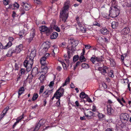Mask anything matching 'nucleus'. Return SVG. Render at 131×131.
<instances>
[{
    "label": "nucleus",
    "instance_id": "20e7f679",
    "mask_svg": "<svg viewBox=\"0 0 131 131\" xmlns=\"http://www.w3.org/2000/svg\"><path fill=\"white\" fill-rule=\"evenodd\" d=\"M23 49V45L22 44H20L19 45L16 46V48L15 49L13 48L10 49L8 51L6 55L7 57H10L12 55L13 53H18Z\"/></svg>",
    "mask_w": 131,
    "mask_h": 131
},
{
    "label": "nucleus",
    "instance_id": "bf43d9fd",
    "mask_svg": "<svg viewBox=\"0 0 131 131\" xmlns=\"http://www.w3.org/2000/svg\"><path fill=\"white\" fill-rule=\"evenodd\" d=\"M34 1L35 3L37 4H40L41 3V1L39 0H34Z\"/></svg>",
    "mask_w": 131,
    "mask_h": 131
},
{
    "label": "nucleus",
    "instance_id": "6ab92c4d",
    "mask_svg": "<svg viewBox=\"0 0 131 131\" xmlns=\"http://www.w3.org/2000/svg\"><path fill=\"white\" fill-rule=\"evenodd\" d=\"M39 72H38V68L36 67H35L33 68L32 70L31 74L32 75L35 76L39 74Z\"/></svg>",
    "mask_w": 131,
    "mask_h": 131
},
{
    "label": "nucleus",
    "instance_id": "ea45409f",
    "mask_svg": "<svg viewBox=\"0 0 131 131\" xmlns=\"http://www.w3.org/2000/svg\"><path fill=\"white\" fill-rule=\"evenodd\" d=\"M52 27H53V29L58 32H59L60 31V30L59 28L57 26L54 25Z\"/></svg>",
    "mask_w": 131,
    "mask_h": 131
},
{
    "label": "nucleus",
    "instance_id": "7ed1b4c3",
    "mask_svg": "<svg viewBox=\"0 0 131 131\" xmlns=\"http://www.w3.org/2000/svg\"><path fill=\"white\" fill-rule=\"evenodd\" d=\"M69 8L68 5H66V3L60 13V17L61 18L63 21L65 22L68 16V9Z\"/></svg>",
    "mask_w": 131,
    "mask_h": 131
},
{
    "label": "nucleus",
    "instance_id": "4be33fe9",
    "mask_svg": "<svg viewBox=\"0 0 131 131\" xmlns=\"http://www.w3.org/2000/svg\"><path fill=\"white\" fill-rule=\"evenodd\" d=\"M46 59L45 57H43L41 58L40 62L42 65L45 66V65H46L47 63L46 61Z\"/></svg>",
    "mask_w": 131,
    "mask_h": 131
},
{
    "label": "nucleus",
    "instance_id": "6e6d98bb",
    "mask_svg": "<svg viewBox=\"0 0 131 131\" xmlns=\"http://www.w3.org/2000/svg\"><path fill=\"white\" fill-rule=\"evenodd\" d=\"M4 4L5 5H6L8 4L9 2V0H4L3 1Z\"/></svg>",
    "mask_w": 131,
    "mask_h": 131
},
{
    "label": "nucleus",
    "instance_id": "9d476101",
    "mask_svg": "<svg viewBox=\"0 0 131 131\" xmlns=\"http://www.w3.org/2000/svg\"><path fill=\"white\" fill-rule=\"evenodd\" d=\"M33 58H32L30 57L27 56L26 59V60L24 61L25 65H26V64L28 63H30V64H33L34 63Z\"/></svg>",
    "mask_w": 131,
    "mask_h": 131
},
{
    "label": "nucleus",
    "instance_id": "4d7b16f0",
    "mask_svg": "<svg viewBox=\"0 0 131 131\" xmlns=\"http://www.w3.org/2000/svg\"><path fill=\"white\" fill-rule=\"evenodd\" d=\"M69 57H69H68H68L67 58H66L65 59V61H66V62H67L68 63H69V59L70 58V57Z\"/></svg>",
    "mask_w": 131,
    "mask_h": 131
},
{
    "label": "nucleus",
    "instance_id": "680f3d73",
    "mask_svg": "<svg viewBox=\"0 0 131 131\" xmlns=\"http://www.w3.org/2000/svg\"><path fill=\"white\" fill-rule=\"evenodd\" d=\"M98 116L100 119L102 118L103 117H104L103 115L101 113H99Z\"/></svg>",
    "mask_w": 131,
    "mask_h": 131
},
{
    "label": "nucleus",
    "instance_id": "1a4fd4ad",
    "mask_svg": "<svg viewBox=\"0 0 131 131\" xmlns=\"http://www.w3.org/2000/svg\"><path fill=\"white\" fill-rule=\"evenodd\" d=\"M107 113L109 115H111L114 114V109L111 107L110 105L109 104L107 106Z\"/></svg>",
    "mask_w": 131,
    "mask_h": 131
},
{
    "label": "nucleus",
    "instance_id": "393cba45",
    "mask_svg": "<svg viewBox=\"0 0 131 131\" xmlns=\"http://www.w3.org/2000/svg\"><path fill=\"white\" fill-rule=\"evenodd\" d=\"M48 68L47 66L42 68V70L40 72V73H43L44 74H46L48 72Z\"/></svg>",
    "mask_w": 131,
    "mask_h": 131
},
{
    "label": "nucleus",
    "instance_id": "a18cd8bd",
    "mask_svg": "<svg viewBox=\"0 0 131 131\" xmlns=\"http://www.w3.org/2000/svg\"><path fill=\"white\" fill-rule=\"evenodd\" d=\"M9 109V107L8 106H7L3 110L2 113H3L5 114H6L7 111Z\"/></svg>",
    "mask_w": 131,
    "mask_h": 131
},
{
    "label": "nucleus",
    "instance_id": "c9c22d12",
    "mask_svg": "<svg viewBox=\"0 0 131 131\" xmlns=\"http://www.w3.org/2000/svg\"><path fill=\"white\" fill-rule=\"evenodd\" d=\"M38 96V94L37 93H34L32 98V100L34 101L36 100Z\"/></svg>",
    "mask_w": 131,
    "mask_h": 131
},
{
    "label": "nucleus",
    "instance_id": "49530a36",
    "mask_svg": "<svg viewBox=\"0 0 131 131\" xmlns=\"http://www.w3.org/2000/svg\"><path fill=\"white\" fill-rule=\"evenodd\" d=\"M44 88V86L43 85L41 87L39 92V94H40L43 92Z\"/></svg>",
    "mask_w": 131,
    "mask_h": 131
},
{
    "label": "nucleus",
    "instance_id": "b1692460",
    "mask_svg": "<svg viewBox=\"0 0 131 131\" xmlns=\"http://www.w3.org/2000/svg\"><path fill=\"white\" fill-rule=\"evenodd\" d=\"M58 35V34L57 32H54L51 35L50 38L52 39H54L56 38Z\"/></svg>",
    "mask_w": 131,
    "mask_h": 131
},
{
    "label": "nucleus",
    "instance_id": "8fccbe9b",
    "mask_svg": "<svg viewBox=\"0 0 131 131\" xmlns=\"http://www.w3.org/2000/svg\"><path fill=\"white\" fill-rule=\"evenodd\" d=\"M79 57L78 55H75L74 56L73 58V61H76L78 59Z\"/></svg>",
    "mask_w": 131,
    "mask_h": 131
},
{
    "label": "nucleus",
    "instance_id": "5701e85b",
    "mask_svg": "<svg viewBox=\"0 0 131 131\" xmlns=\"http://www.w3.org/2000/svg\"><path fill=\"white\" fill-rule=\"evenodd\" d=\"M79 96L82 99H86L88 97V95L85 94L84 92H82L80 94Z\"/></svg>",
    "mask_w": 131,
    "mask_h": 131
},
{
    "label": "nucleus",
    "instance_id": "6e6552de",
    "mask_svg": "<svg viewBox=\"0 0 131 131\" xmlns=\"http://www.w3.org/2000/svg\"><path fill=\"white\" fill-rule=\"evenodd\" d=\"M39 29L41 31L45 32L47 34L49 33L50 32V29L45 26L40 27Z\"/></svg>",
    "mask_w": 131,
    "mask_h": 131
},
{
    "label": "nucleus",
    "instance_id": "de8ad7c7",
    "mask_svg": "<svg viewBox=\"0 0 131 131\" xmlns=\"http://www.w3.org/2000/svg\"><path fill=\"white\" fill-rule=\"evenodd\" d=\"M23 114L21 116H19L16 119V121H18L19 123V121L23 118Z\"/></svg>",
    "mask_w": 131,
    "mask_h": 131
},
{
    "label": "nucleus",
    "instance_id": "9b49d317",
    "mask_svg": "<svg viewBox=\"0 0 131 131\" xmlns=\"http://www.w3.org/2000/svg\"><path fill=\"white\" fill-rule=\"evenodd\" d=\"M21 4L23 8L26 10H28L31 8V5L26 2H23Z\"/></svg>",
    "mask_w": 131,
    "mask_h": 131
},
{
    "label": "nucleus",
    "instance_id": "e433bc0d",
    "mask_svg": "<svg viewBox=\"0 0 131 131\" xmlns=\"http://www.w3.org/2000/svg\"><path fill=\"white\" fill-rule=\"evenodd\" d=\"M70 81V79L68 77L65 80L64 83L62 85V86H65L66 85L68 84Z\"/></svg>",
    "mask_w": 131,
    "mask_h": 131
},
{
    "label": "nucleus",
    "instance_id": "864d4df0",
    "mask_svg": "<svg viewBox=\"0 0 131 131\" xmlns=\"http://www.w3.org/2000/svg\"><path fill=\"white\" fill-rule=\"evenodd\" d=\"M56 106L58 107H59L60 106V100L59 99L56 103Z\"/></svg>",
    "mask_w": 131,
    "mask_h": 131
},
{
    "label": "nucleus",
    "instance_id": "39448f33",
    "mask_svg": "<svg viewBox=\"0 0 131 131\" xmlns=\"http://www.w3.org/2000/svg\"><path fill=\"white\" fill-rule=\"evenodd\" d=\"M61 87L55 93L54 96L57 99H59L60 98L63 96L64 92V90L63 89L61 88Z\"/></svg>",
    "mask_w": 131,
    "mask_h": 131
},
{
    "label": "nucleus",
    "instance_id": "37998d69",
    "mask_svg": "<svg viewBox=\"0 0 131 131\" xmlns=\"http://www.w3.org/2000/svg\"><path fill=\"white\" fill-rule=\"evenodd\" d=\"M60 62L62 64V65L64 69L65 70H66L67 69V68L66 67V64L65 63L62 61H61L59 60Z\"/></svg>",
    "mask_w": 131,
    "mask_h": 131
},
{
    "label": "nucleus",
    "instance_id": "7c9ffc66",
    "mask_svg": "<svg viewBox=\"0 0 131 131\" xmlns=\"http://www.w3.org/2000/svg\"><path fill=\"white\" fill-rule=\"evenodd\" d=\"M24 88L23 87H22L19 89V90L18 94L19 97L24 92Z\"/></svg>",
    "mask_w": 131,
    "mask_h": 131
},
{
    "label": "nucleus",
    "instance_id": "ddd939ff",
    "mask_svg": "<svg viewBox=\"0 0 131 131\" xmlns=\"http://www.w3.org/2000/svg\"><path fill=\"white\" fill-rule=\"evenodd\" d=\"M35 33V30L34 29H31L30 35L29 38L28 39V42H30L32 41L34 38Z\"/></svg>",
    "mask_w": 131,
    "mask_h": 131
},
{
    "label": "nucleus",
    "instance_id": "473e14b6",
    "mask_svg": "<svg viewBox=\"0 0 131 131\" xmlns=\"http://www.w3.org/2000/svg\"><path fill=\"white\" fill-rule=\"evenodd\" d=\"M12 45V42L9 41L6 45L4 46V49H7L11 46Z\"/></svg>",
    "mask_w": 131,
    "mask_h": 131
},
{
    "label": "nucleus",
    "instance_id": "72a5a7b5",
    "mask_svg": "<svg viewBox=\"0 0 131 131\" xmlns=\"http://www.w3.org/2000/svg\"><path fill=\"white\" fill-rule=\"evenodd\" d=\"M25 70L23 68H21L19 73V75L20 76H21L22 75L25 74Z\"/></svg>",
    "mask_w": 131,
    "mask_h": 131
},
{
    "label": "nucleus",
    "instance_id": "f03ea898",
    "mask_svg": "<svg viewBox=\"0 0 131 131\" xmlns=\"http://www.w3.org/2000/svg\"><path fill=\"white\" fill-rule=\"evenodd\" d=\"M69 43L67 46L68 49L67 53H68V57H70V54L72 53L76 50L75 47L77 46L79 42L73 39H70L69 40Z\"/></svg>",
    "mask_w": 131,
    "mask_h": 131
},
{
    "label": "nucleus",
    "instance_id": "79ce46f5",
    "mask_svg": "<svg viewBox=\"0 0 131 131\" xmlns=\"http://www.w3.org/2000/svg\"><path fill=\"white\" fill-rule=\"evenodd\" d=\"M108 75L110 77L112 78H113L114 77V75L113 74V71L111 70L108 73Z\"/></svg>",
    "mask_w": 131,
    "mask_h": 131
},
{
    "label": "nucleus",
    "instance_id": "412c9836",
    "mask_svg": "<svg viewBox=\"0 0 131 131\" xmlns=\"http://www.w3.org/2000/svg\"><path fill=\"white\" fill-rule=\"evenodd\" d=\"M40 126L38 123H37L35 126V127H32L30 129L31 131H38L39 129Z\"/></svg>",
    "mask_w": 131,
    "mask_h": 131
},
{
    "label": "nucleus",
    "instance_id": "aec40b11",
    "mask_svg": "<svg viewBox=\"0 0 131 131\" xmlns=\"http://www.w3.org/2000/svg\"><path fill=\"white\" fill-rule=\"evenodd\" d=\"M76 28L77 31H78L79 30L81 32L83 33H85L86 32V29L85 27H83V26L79 28H78L76 27Z\"/></svg>",
    "mask_w": 131,
    "mask_h": 131
},
{
    "label": "nucleus",
    "instance_id": "338daca9",
    "mask_svg": "<svg viewBox=\"0 0 131 131\" xmlns=\"http://www.w3.org/2000/svg\"><path fill=\"white\" fill-rule=\"evenodd\" d=\"M65 42H63L61 43L60 45V46L61 47H62L63 48H64L65 47Z\"/></svg>",
    "mask_w": 131,
    "mask_h": 131
},
{
    "label": "nucleus",
    "instance_id": "2f4dec72",
    "mask_svg": "<svg viewBox=\"0 0 131 131\" xmlns=\"http://www.w3.org/2000/svg\"><path fill=\"white\" fill-rule=\"evenodd\" d=\"M108 58V59L110 61L111 65L112 67H114L115 65V62L114 61V59L110 58Z\"/></svg>",
    "mask_w": 131,
    "mask_h": 131
},
{
    "label": "nucleus",
    "instance_id": "f257e3e1",
    "mask_svg": "<svg viewBox=\"0 0 131 131\" xmlns=\"http://www.w3.org/2000/svg\"><path fill=\"white\" fill-rule=\"evenodd\" d=\"M117 2L116 0H111V6L109 11V15L112 18H115L119 14V10L117 6Z\"/></svg>",
    "mask_w": 131,
    "mask_h": 131
},
{
    "label": "nucleus",
    "instance_id": "774afa93",
    "mask_svg": "<svg viewBox=\"0 0 131 131\" xmlns=\"http://www.w3.org/2000/svg\"><path fill=\"white\" fill-rule=\"evenodd\" d=\"M105 131H114V130L113 129L109 128H107Z\"/></svg>",
    "mask_w": 131,
    "mask_h": 131
},
{
    "label": "nucleus",
    "instance_id": "e2e57ef3",
    "mask_svg": "<svg viewBox=\"0 0 131 131\" xmlns=\"http://www.w3.org/2000/svg\"><path fill=\"white\" fill-rule=\"evenodd\" d=\"M92 111L93 112H95L96 111V107L95 105H93L92 108Z\"/></svg>",
    "mask_w": 131,
    "mask_h": 131
},
{
    "label": "nucleus",
    "instance_id": "c756f323",
    "mask_svg": "<svg viewBox=\"0 0 131 131\" xmlns=\"http://www.w3.org/2000/svg\"><path fill=\"white\" fill-rule=\"evenodd\" d=\"M46 120L45 119H41L38 123L40 126H43L45 123Z\"/></svg>",
    "mask_w": 131,
    "mask_h": 131
},
{
    "label": "nucleus",
    "instance_id": "0e129e2a",
    "mask_svg": "<svg viewBox=\"0 0 131 131\" xmlns=\"http://www.w3.org/2000/svg\"><path fill=\"white\" fill-rule=\"evenodd\" d=\"M8 39L9 40V42H11L14 40V39L12 37H10L8 38Z\"/></svg>",
    "mask_w": 131,
    "mask_h": 131
},
{
    "label": "nucleus",
    "instance_id": "c85d7f7f",
    "mask_svg": "<svg viewBox=\"0 0 131 131\" xmlns=\"http://www.w3.org/2000/svg\"><path fill=\"white\" fill-rule=\"evenodd\" d=\"M69 27L70 25L67 24H63L61 25V29L63 30L67 29L69 28Z\"/></svg>",
    "mask_w": 131,
    "mask_h": 131
},
{
    "label": "nucleus",
    "instance_id": "dca6fc26",
    "mask_svg": "<svg viewBox=\"0 0 131 131\" xmlns=\"http://www.w3.org/2000/svg\"><path fill=\"white\" fill-rule=\"evenodd\" d=\"M98 69L101 71L102 74H105L107 73V71L108 70V68L106 66L104 68L100 67L98 68Z\"/></svg>",
    "mask_w": 131,
    "mask_h": 131
},
{
    "label": "nucleus",
    "instance_id": "f704fd0d",
    "mask_svg": "<svg viewBox=\"0 0 131 131\" xmlns=\"http://www.w3.org/2000/svg\"><path fill=\"white\" fill-rule=\"evenodd\" d=\"M25 32V31L24 29L20 31L19 34V36H20V38H21L22 37V36L24 34Z\"/></svg>",
    "mask_w": 131,
    "mask_h": 131
},
{
    "label": "nucleus",
    "instance_id": "cd10ccee",
    "mask_svg": "<svg viewBox=\"0 0 131 131\" xmlns=\"http://www.w3.org/2000/svg\"><path fill=\"white\" fill-rule=\"evenodd\" d=\"M76 21H77V25L78 26L79 28L80 27H81L82 26H83L82 24L79 20V18L78 16H76Z\"/></svg>",
    "mask_w": 131,
    "mask_h": 131
},
{
    "label": "nucleus",
    "instance_id": "c03bdc74",
    "mask_svg": "<svg viewBox=\"0 0 131 131\" xmlns=\"http://www.w3.org/2000/svg\"><path fill=\"white\" fill-rule=\"evenodd\" d=\"M30 116V117H32V118H35L36 117V114L34 112H31Z\"/></svg>",
    "mask_w": 131,
    "mask_h": 131
},
{
    "label": "nucleus",
    "instance_id": "09e8293b",
    "mask_svg": "<svg viewBox=\"0 0 131 131\" xmlns=\"http://www.w3.org/2000/svg\"><path fill=\"white\" fill-rule=\"evenodd\" d=\"M48 43H47V42L44 43L43 44L44 46L46 47L47 48H49L50 47V45L49 43L48 42Z\"/></svg>",
    "mask_w": 131,
    "mask_h": 131
},
{
    "label": "nucleus",
    "instance_id": "a19ab883",
    "mask_svg": "<svg viewBox=\"0 0 131 131\" xmlns=\"http://www.w3.org/2000/svg\"><path fill=\"white\" fill-rule=\"evenodd\" d=\"M80 60L81 62H82L85 61V57L83 54L81 55L80 58Z\"/></svg>",
    "mask_w": 131,
    "mask_h": 131
},
{
    "label": "nucleus",
    "instance_id": "f3484780",
    "mask_svg": "<svg viewBox=\"0 0 131 131\" xmlns=\"http://www.w3.org/2000/svg\"><path fill=\"white\" fill-rule=\"evenodd\" d=\"M101 33L104 35H106L108 34L109 32L108 30H107L106 28H103L100 30Z\"/></svg>",
    "mask_w": 131,
    "mask_h": 131
},
{
    "label": "nucleus",
    "instance_id": "f8f14e48",
    "mask_svg": "<svg viewBox=\"0 0 131 131\" xmlns=\"http://www.w3.org/2000/svg\"><path fill=\"white\" fill-rule=\"evenodd\" d=\"M53 89V88L52 87H51V89L50 90L48 89L44 92L43 94L45 95L46 97H48L49 95L52 93Z\"/></svg>",
    "mask_w": 131,
    "mask_h": 131
},
{
    "label": "nucleus",
    "instance_id": "0eeeda50",
    "mask_svg": "<svg viewBox=\"0 0 131 131\" xmlns=\"http://www.w3.org/2000/svg\"><path fill=\"white\" fill-rule=\"evenodd\" d=\"M90 60L93 64L96 63V62H99L100 63V62L103 61V59L101 57L99 56L96 57L95 56H93L91 57Z\"/></svg>",
    "mask_w": 131,
    "mask_h": 131
},
{
    "label": "nucleus",
    "instance_id": "4c0bfd02",
    "mask_svg": "<svg viewBox=\"0 0 131 131\" xmlns=\"http://www.w3.org/2000/svg\"><path fill=\"white\" fill-rule=\"evenodd\" d=\"M45 75L44 74H43V73L41 74L40 76L39 77V79H40L41 82H42L45 78Z\"/></svg>",
    "mask_w": 131,
    "mask_h": 131
},
{
    "label": "nucleus",
    "instance_id": "2eb2a0df",
    "mask_svg": "<svg viewBox=\"0 0 131 131\" xmlns=\"http://www.w3.org/2000/svg\"><path fill=\"white\" fill-rule=\"evenodd\" d=\"M52 47L53 49H52V51L51 54L53 56H54L56 53H57L58 52L59 49L55 45H53Z\"/></svg>",
    "mask_w": 131,
    "mask_h": 131
},
{
    "label": "nucleus",
    "instance_id": "58836bf2",
    "mask_svg": "<svg viewBox=\"0 0 131 131\" xmlns=\"http://www.w3.org/2000/svg\"><path fill=\"white\" fill-rule=\"evenodd\" d=\"M82 67L83 68L87 69L89 68V66L88 64L83 63L82 65Z\"/></svg>",
    "mask_w": 131,
    "mask_h": 131
},
{
    "label": "nucleus",
    "instance_id": "69168bd1",
    "mask_svg": "<svg viewBox=\"0 0 131 131\" xmlns=\"http://www.w3.org/2000/svg\"><path fill=\"white\" fill-rule=\"evenodd\" d=\"M6 114L3 113H2L0 115V118L1 119Z\"/></svg>",
    "mask_w": 131,
    "mask_h": 131
},
{
    "label": "nucleus",
    "instance_id": "4468645a",
    "mask_svg": "<svg viewBox=\"0 0 131 131\" xmlns=\"http://www.w3.org/2000/svg\"><path fill=\"white\" fill-rule=\"evenodd\" d=\"M26 64L25 65V62H24V66L26 68L27 71L28 72L31 70L33 64H30V63H28Z\"/></svg>",
    "mask_w": 131,
    "mask_h": 131
},
{
    "label": "nucleus",
    "instance_id": "423d86ee",
    "mask_svg": "<svg viewBox=\"0 0 131 131\" xmlns=\"http://www.w3.org/2000/svg\"><path fill=\"white\" fill-rule=\"evenodd\" d=\"M120 118L123 123H126L129 118V115L126 113H122L120 115Z\"/></svg>",
    "mask_w": 131,
    "mask_h": 131
},
{
    "label": "nucleus",
    "instance_id": "052dcab7",
    "mask_svg": "<svg viewBox=\"0 0 131 131\" xmlns=\"http://www.w3.org/2000/svg\"><path fill=\"white\" fill-rule=\"evenodd\" d=\"M75 104L79 108H80L81 105L78 102V101H76L75 102Z\"/></svg>",
    "mask_w": 131,
    "mask_h": 131
},
{
    "label": "nucleus",
    "instance_id": "a211bd4d",
    "mask_svg": "<svg viewBox=\"0 0 131 131\" xmlns=\"http://www.w3.org/2000/svg\"><path fill=\"white\" fill-rule=\"evenodd\" d=\"M129 32V28L126 27L124 28L121 31V34L123 35H126Z\"/></svg>",
    "mask_w": 131,
    "mask_h": 131
},
{
    "label": "nucleus",
    "instance_id": "13d9d810",
    "mask_svg": "<svg viewBox=\"0 0 131 131\" xmlns=\"http://www.w3.org/2000/svg\"><path fill=\"white\" fill-rule=\"evenodd\" d=\"M54 84V82L53 81H51L49 85V86L50 88L51 89V87L53 88L52 86Z\"/></svg>",
    "mask_w": 131,
    "mask_h": 131
},
{
    "label": "nucleus",
    "instance_id": "bb28decb",
    "mask_svg": "<svg viewBox=\"0 0 131 131\" xmlns=\"http://www.w3.org/2000/svg\"><path fill=\"white\" fill-rule=\"evenodd\" d=\"M36 53V50L34 49L33 50H32L29 56L31 57V58H32L34 59Z\"/></svg>",
    "mask_w": 131,
    "mask_h": 131
},
{
    "label": "nucleus",
    "instance_id": "5fc2aeb1",
    "mask_svg": "<svg viewBox=\"0 0 131 131\" xmlns=\"http://www.w3.org/2000/svg\"><path fill=\"white\" fill-rule=\"evenodd\" d=\"M13 6L14 7H16L17 8L19 7V5L16 2L14 3L13 5Z\"/></svg>",
    "mask_w": 131,
    "mask_h": 131
},
{
    "label": "nucleus",
    "instance_id": "3c124183",
    "mask_svg": "<svg viewBox=\"0 0 131 131\" xmlns=\"http://www.w3.org/2000/svg\"><path fill=\"white\" fill-rule=\"evenodd\" d=\"M93 25L97 26L99 27H100L101 26L100 24L96 21H94V22L93 23Z\"/></svg>",
    "mask_w": 131,
    "mask_h": 131
},
{
    "label": "nucleus",
    "instance_id": "a878e982",
    "mask_svg": "<svg viewBox=\"0 0 131 131\" xmlns=\"http://www.w3.org/2000/svg\"><path fill=\"white\" fill-rule=\"evenodd\" d=\"M118 25V23L117 22L113 21L112 23V27L113 29L117 28Z\"/></svg>",
    "mask_w": 131,
    "mask_h": 131
},
{
    "label": "nucleus",
    "instance_id": "603ef678",
    "mask_svg": "<svg viewBox=\"0 0 131 131\" xmlns=\"http://www.w3.org/2000/svg\"><path fill=\"white\" fill-rule=\"evenodd\" d=\"M20 11L21 12L20 15H23L25 13V11L22 8H20Z\"/></svg>",
    "mask_w": 131,
    "mask_h": 131
}]
</instances>
